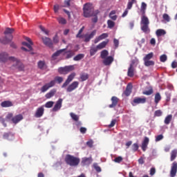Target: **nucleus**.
I'll return each mask as SVG.
<instances>
[{
	"label": "nucleus",
	"instance_id": "f257e3e1",
	"mask_svg": "<svg viewBox=\"0 0 177 177\" xmlns=\"http://www.w3.org/2000/svg\"><path fill=\"white\" fill-rule=\"evenodd\" d=\"M8 62V63H12L13 64V66L15 67V68H17L20 71L24 68V65L20 62V60L13 57H9L8 55V53H2L0 54V63H6Z\"/></svg>",
	"mask_w": 177,
	"mask_h": 177
},
{
	"label": "nucleus",
	"instance_id": "f03ea898",
	"mask_svg": "<svg viewBox=\"0 0 177 177\" xmlns=\"http://www.w3.org/2000/svg\"><path fill=\"white\" fill-rule=\"evenodd\" d=\"M84 17H93L92 19L93 23H97V15L99 14V10H95L93 9V6L91 3H86L84 6Z\"/></svg>",
	"mask_w": 177,
	"mask_h": 177
},
{
	"label": "nucleus",
	"instance_id": "7ed1b4c3",
	"mask_svg": "<svg viewBox=\"0 0 177 177\" xmlns=\"http://www.w3.org/2000/svg\"><path fill=\"white\" fill-rule=\"evenodd\" d=\"M78 49H80V47L78 46H76L74 50L68 51L66 53H65L66 49L59 50L53 55L52 59L53 60H56V59H57V57L60 56V55H64L66 59H70L71 57H73V56H74V52H77Z\"/></svg>",
	"mask_w": 177,
	"mask_h": 177
},
{
	"label": "nucleus",
	"instance_id": "20e7f679",
	"mask_svg": "<svg viewBox=\"0 0 177 177\" xmlns=\"http://www.w3.org/2000/svg\"><path fill=\"white\" fill-rule=\"evenodd\" d=\"M149 24L150 21H149V18L145 15H142L141 17L140 28L145 34L150 33V28H149Z\"/></svg>",
	"mask_w": 177,
	"mask_h": 177
},
{
	"label": "nucleus",
	"instance_id": "39448f33",
	"mask_svg": "<svg viewBox=\"0 0 177 177\" xmlns=\"http://www.w3.org/2000/svg\"><path fill=\"white\" fill-rule=\"evenodd\" d=\"M65 161L68 165L71 167H77L80 164V158L71 155H67L65 158Z\"/></svg>",
	"mask_w": 177,
	"mask_h": 177
},
{
	"label": "nucleus",
	"instance_id": "423d86ee",
	"mask_svg": "<svg viewBox=\"0 0 177 177\" xmlns=\"http://www.w3.org/2000/svg\"><path fill=\"white\" fill-rule=\"evenodd\" d=\"M13 28H7L4 32L6 37L4 39H0L1 44H9L10 40L12 39V32H13Z\"/></svg>",
	"mask_w": 177,
	"mask_h": 177
},
{
	"label": "nucleus",
	"instance_id": "0eeeda50",
	"mask_svg": "<svg viewBox=\"0 0 177 177\" xmlns=\"http://www.w3.org/2000/svg\"><path fill=\"white\" fill-rule=\"evenodd\" d=\"M25 39L28 43L24 41L22 42V45H24V46H27L28 50L25 47H21V49L25 52H31V50H32V41H31V39H30V37H26Z\"/></svg>",
	"mask_w": 177,
	"mask_h": 177
},
{
	"label": "nucleus",
	"instance_id": "6e6552de",
	"mask_svg": "<svg viewBox=\"0 0 177 177\" xmlns=\"http://www.w3.org/2000/svg\"><path fill=\"white\" fill-rule=\"evenodd\" d=\"M74 65L66 66L65 67H61L58 69L59 74H68V73L74 71Z\"/></svg>",
	"mask_w": 177,
	"mask_h": 177
},
{
	"label": "nucleus",
	"instance_id": "1a4fd4ad",
	"mask_svg": "<svg viewBox=\"0 0 177 177\" xmlns=\"http://www.w3.org/2000/svg\"><path fill=\"white\" fill-rule=\"evenodd\" d=\"M55 86V80H51L49 83H46L44 84L40 89L41 92L43 93L46 92L48 89H50V88H53Z\"/></svg>",
	"mask_w": 177,
	"mask_h": 177
},
{
	"label": "nucleus",
	"instance_id": "9d476101",
	"mask_svg": "<svg viewBox=\"0 0 177 177\" xmlns=\"http://www.w3.org/2000/svg\"><path fill=\"white\" fill-rule=\"evenodd\" d=\"M44 113H45V109L44 108V106H41L37 109L36 112L35 113V117L36 118H41V117L44 115Z\"/></svg>",
	"mask_w": 177,
	"mask_h": 177
},
{
	"label": "nucleus",
	"instance_id": "9b49d317",
	"mask_svg": "<svg viewBox=\"0 0 177 177\" xmlns=\"http://www.w3.org/2000/svg\"><path fill=\"white\" fill-rule=\"evenodd\" d=\"M177 174V162H174L171 164V170H170V177H175L176 176Z\"/></svg>",
	"mask_w": 177,
	"mask_h": 177
},
{
	"label": "nucleus",
	"instance_id": "f8f14e48",
	"mask_svg": "<svg viewBox=\"0 0 177 177\" xmlns=\"http://www.w3.org/2000/svg\"><path fill=\"white\" fill-rule=\"evenodd\" d=\"M79 85L80 83L78 82H73L67 87L66 92H73V91H75Z\"/></svg>",
	"mask_w": 177,
	"mask_h": 177
},
{
	"label": "nucleus",
	"instance_id": "ddd939ff",
	"mask_svg": "<svg viewBox=\"0 0 177 177\" xmlns=\"http://www.w3.org/2000/svg\"><path fill=\"white\" fill-rule=\"evenodd\" d=\"M74 77H75V73H72L71 75H69L66 82L62 86V88H66V86H67V85H68V84H70L71 81L74 80Z\"/></svg>",
	"mask_w": 177,
	"mask_h": 177
},
{
	"label": "nucleus",
	"instance_id": "4468645a",
	"mask_svg": "<svg viewBox=\"0 0 177 177\" xmlns=\"http://www.w3.org/2000/svg\"><path fill=\"white\" fill-rule=\"evenodd\" d=\"M63 103V99L59 98L53 108V111H59L62 109V104Z\"/></svg>",
	"mask_w": 177,
	"mask_h": 177
},
{
	"label": "nucleus",
	"instance_id": "2eb2a0df",
	"mask_svg": "<svg viewBox=\"0 0 177 177\" xmlns=\"http://www.w3.org/2000/svg\"><path fill=\"white\" fill-rule=\"evenodd\" d=\"M96 35V30H93L90 34H86L84 35V41L85 42H89L93 37Z\"/></svg>",
	"mask_w": 177,
	"mask_h": 177
},
{
	"label": "nucleus",
	"instance_id": "dca6fc26",
	"mask_svg": "<svg viewBox=\"0 0 177 177\" xmlns=\"http://www.w3.org/2000/svg\"><path fill=\"white\" fill-rule=\"evenodd\" d=\"M146 103V97H136L133 100V106H135V104H140Z\"/></svg>",
	"mask_w": 177,
	"mask_h": 177
},
{
	"label": "nucleus",
	"instance_id": "f3484780",
	"mask_svg": "<svg viewBox=\"0 0 177 177\" xmlns=\"http://www.w3.org/2000/svg\"><path fill=\"white\" fill-rule=\"evenodd\" d=\"M107 37H109V34L102 33L101 35L95 37L94 39V44H97V42H100V41H102V39H105V38H107Z\"/></svg>",
	"mask_w": 177,
	"mask_h": 177
},
{
	"label": "nucleus",
	"instance_id": "a211bd4d",
	"mask_svg": "<svg viewBox=\"0 0 177 177\" xmlns=\"http://www.w3.org/2000/svg\"><path fill=\"white\" fill-rule=\"evenodd\" d=\"M111 102H112V104H110L109 106V107L110 109H113V107H115V106H117V104H118V102L120 101V99H118V97H115V96H113L111 97Z\"/></svg>",
	"mask_w": 177,
	"mask_h": 177
},
{
	"label": "nucleus",
	"instance_id": "6ab92c4d",
	"mask_svg": "<svg viewBox=\"0 0 177 177\" xmlns=\"http://www.w3.org/2000/svg\"><path fill=\"white\" fill-rule=\"evenodd\" d=\"M149 139L147 137H145L144 140L142 141V150H143V151H146L147 149V146L149 145Z\"/></svg>",
	"mask_w": 177,
	"mask_h": 177
},
{
	"label": "nucleus",
	"instance_id": "aec40b11",
	"mask_svg": "<svg viewBox=\"0 0 177 177\" xmlns=\"http://www.w3.org/2000/svg\"><path fill=\"white\" fill-rule=\"evenodd\" d=\"M104 59L103 61V63L105 66H110V64H111L113 62H114V58H113V57L111 56L107 57Z\"/></svg>",
	"mask_w": 177,
	"mask_h": 177
},
{
	"label": "nucleus",
	"instance_id": "412c9836",
	"mask_svg": "<svg viewBox=\"0 0 177 177\" xmlns=\"http://www.w3.org/2000/svg\"><path fill=\"white\" fill-rule=\"evenodd\" d=\"M42 41L44 45H46V46H48V48H52L53 44H52V40H50V39L48 37H43Z\"/></svg>",
	"mask_w": 177,
	"mask_h": 177
},
{
	"label": "nucleus",
	"instance_id": "4be33fe9",
	"mask_svg": "<svg viewBox=\"0 0 177 177\" xmlns=\"http://www.w3.org/2000/svg\"><path fill=\"white\" fill-rule=\"evenodd\" d=\"M107 44H109V39H106V41H104L99 44L96 47L98 50H100L101 49H103L104 48H106Z\"/></svg>",
	"mask_w": 177,
	"mask_h": 177
},
{
	"label": "nucleus",
	"instance_id": "5701e85b",
	"mask_svg": "<svg viewBox=\"0 0 177 177\" xmlns=\"http://www.w3.org/2000/svg\"><path fill=\"white\" fill-rule=\"evenodd\" d=\"M132 92V84L129 83L127 88H126V90L124 91V95L126 96H129V95H131V93Z\"/></svg>",
	"mask_w": 177,
	"mask_h": 177
},
{
	"label": "nucleus",
	"instance_id": "b1692460",
	"mask_svg": "<svg viewBox=\"0 0 177 177\" xmlns=\"http://www.w3.org/2000/svg\"><path fill=\"white\" fill-rule=\"evenodd\" d=\"M23 120V115H17L12 118V121L14 124H17V122H20Z\"/></svg>",
	"mask_w": 177,
	"mask_h": 177
},
{
	"label": "nucleus",
	"instance_id": "393cba45",
	"mask_svg": "<svg viewBox=\"0 0 177 177\" xmlns=\"http://www.w3.org/2000/svg\"><path fill=\"white\" fill-rule=\"evenodd\" d=\"M135 74V68H133V65L131 64L127 72V75L129 77H133Z\"/></svg>",
	"mask_w": 177,
	"mask_h": 177
},
{
	"label": "nucleus",
	"instance_id": "a878e982",
	"mask_svg": "<svg viewBox=\"0 0 177 177\" xmlns=\"http://www.w3.org/2000/svg\"><path fill=\"white\" fill-rule=\"evenodd\" d=\"M92 162V158H83L82 164L83 165H89Z\"/></svg>",
	"mask_w": 177,
	"mask_h": 177
},
{
	"label": "nucleus",
	"instance_id": "bb28decb",
	"mask_svg": "<svg viewBox=\"0 0 177 177\" xmlns=\"http://www.w3.org/2000/svg\"><path fill=\"white\" fill-rule=\"evenodd\" d=\"M56 93V89L53 88L50 92L46 94L45 97L46 99H50V97H53L55 96V94Z\"/></svg>",
	"mask_w": 177,
	"mask_h": 177
},
{
	"label": "nucleus",
	"instance_id": "cd10ccee",
	"mask_svg": "<svg viewBox=\"0 0 177 177\" xmlns=\"http://www.w3.org/2000/svg\"><path fill=\"white\" fill-rule=\"evenodd\" d=\"M156 37H162V35H165L167 32L164 29H158L156 31Z\"/></svg>",
	"mask_w": 177,
	"mask_h": 177
},
{
	"label": "nucleus",
	"instance_id": "c85d7f7f",
	"mask_svg": "<svg viewBox=\"0 0 177 177\" xmlns=\"http://www.w3.org/2000/svg\"><path fill=\"white\" fill-rule=\"evenodd\" d=\"M1 107H12L13 104L10 101H4L1 104Z\"/></svg>",
	"mask_w": 177,
	"mask_h": 177
},
{
	"label": "nucleus",
	"instance_id": "c756f323",
	"mask_svg": "<svg viewBox=\"0 0 177 177\" xmlns=\"http://www.w3.org/2000/svg\"><path fill=\"white\" fill-rule=\"evenodd\" d=\"M176 156H177V149L172 150L171 152V158H170L171 161H174V160L176 158Z\"/></svg>",
	"mask_w": 177,
	"mask_h": 177
},
{
	"label": "nucleus",
	"instance_id": "7c9ffc66",
	"mask_svg": "<svg viewBox=\"0 0 177 177\" xmlns=\"http://www.w3.org/2000/svg\"><path fill=\"white\" fill-rule=\"evenodd\" d=\"M160 100H161V95L160 94V93H157L155 95V100H154L156 104H158Z\"/></svg>",
	"mask_w": 177,
	"mask_h": 177
},
{
	"label": "nucleus",
	"instance_id": "2f4dec72",
	"mask_svg": "<svg viewBox=\"0 0 177 177\" xmlns=\"http://www.w3.org/2000/svg\"><path fill=\"white\" fill-rule=\"evenodd\" d=\"M57 20L59 24H67V20L62 17H57Z\"/></svg>",
	"mask_w": 177,
	"mask_h": 177
},
{
	"label": "nucleus",
	"instance_id": "473e14b6",
	"mask_svg": "<svg viewBox=\"0 0 177 177\" xmlns=\"http://www.w3.org/2000/svg\"><path fill=\"white\" fill-rule=\"evenodd\" d=\"M38 67L41 70H44V68H46V64H45V62L44 61H39L38 62Z\"/></svg>",
	"mask_w": 177,
	"mask_h": 177
},
{
	"label": "nucleus",
	"instance_id": "72a5a7b5",
	"mask_svg": "<svg viewBox=\"0 0 177 177\" xmlns=\"http://www.w3.org/2000/svg\"><path fill=\"white\" fill-rule=\"evenodd\" d=\"M4 139H8V140H13L15 139V136L13 134L5 133L3 135Z\"/></svg>",
	"mask_w": 177,
	"mask_h": 177
},
{
	"label": "nucleus",
	"instance_id": "f704fd0d",
	"mask_svg": "<svg viewBox=\"0 0 177 177\" xmlns=\"http://www.w3.org/2000/svg\"><path fill=\"white\" fill-rule=\"evenodd\" d=\"M109 17L111 20H117V15H115V10H113L109 14Z\"/></svg>",
	"mask_w": 177,
	"mask_h": 177
},
{
	"label": "nucleus",
	"instance_id": "c9c22d12",
	"mask_svg": "<svg viewBox=\"0 0 177 177\" xmlns=\"http://www.w3.org/2000/svg\"><path fill=\"white\" fill-rule=\"evenodd\" d=\"M172 120V115H167L165 119V124L169 125V122Z\"/></svg>",
	"mask_w": 177,
	"mask_h": 177
},
{
	"label": "nucleus",
	"instance_id": "e433bc0d",
	"mask_svg": "<svg viewBox=\"0 0 177 177\" xmlns=\"http://www.w3.org/2000/svg\"><path fill=\"white\" fill-rule=\"evenodd\" d=\"M153 56H154V54L153 53H150L145 55V57L143 58L144 61L150 60L151 59H153Z\"/></svg>",
	"mask_w": 177,
	"mask_h": 177
},
{
	"label": "nucleus",
	"instance_id": "4c0bfd02",
	"mask_svg": "<svg viewBox=\"0 0 177 177\" xmlns=\"http://www.w3.org/2000/svg\"><path fill=\"white\" fill-rule=\"evenodd\" d=\"M109 56V51L106 50H104L101 52V57L102 59H106Z\"/></svg>",
	"mask_w": 177,
	"mask_h": 177
},
{
	"label": "nucleus",
	"instance_id": "58836bf2",
	"mask_svg": "<svg viewBox=\"0 0 177 177\" xmlns=\"http://www.w3.org/2000/svg\"><path fill=\"white\" fill-rule=\"evenodd\" d=\"M144 63L146 67H149L150 66H154V62L151 60L144 61Z\"/></svg>",
	"mask_w": 177,
	"mask_h": 177
},
{
	"label": "nucleus",
	"instance_id": "ea45409f",
	"mask_svg": "<svg viewBox=\"0 0 177 177\" xmlns=\"http://www.w3.org/2000/svg\"><path fill=\"white\" fill-rule=\"evenodd\" d=\"M89 78V75L87 73H82L80 75V79L82 81H86Z\"/></svg>",
	"mask_w": 177,
	"mask_h": 177
},
{
	"label": "nucleus",
	"instance_id": "a19ab883",
	"mask_svg": "<svg viewBox=\"0 0 177 177\" xmlns=\"http://www.w3.org/2000/svg\"><path fill=\"white\" fill-rule=\"evenodd\" d=\"M107 25H108V28H113L114 26H115V22L109 19L107 21Z\"/></svg>",
	"mask_w": 177,
	"mask_h": 177
},
{
	"label": "nucleus",
	"instance_id": "79ce46f5",
	"mask_svg": "<svg viewBox=\"0 0 177 177\" xmlns=\"http://www.w3.org/2000/svg\"><path fill=\"white\" fill-rule=\"evenodd\" d=\"M53 104H55V102H53V101H49V102H47L46 104H45V107L46 109H50L51 107H53Z\"/></svg>",
	"mask_w": 177,
	"mask_h": 177
},
{
	"label": "nucleus",
	"instance_id": "37998d69",
	"mask_svg": "<svg viewBox=\"0 0 177 177\" xmlns=\"http://www.w3.org/2000/svg\"><path fill=\"white\" fill-rule=\"evenodd\" d=\"M54 81L55 85L56 84V82H57L58 84H62V82H63V77L57 76L55 77Z\"/></svg>",
	"mask_w": 177,
	"mask_h": 177
},
{
	"label": "nucleus",
	"instance_id": "c03bdc74",
	"mask_svg": "<svg viewBox=\"0 0 177 177\" xmlns=\"http://www.w3.org/2000/svg\"><path fill=\"white\" fill-rule=\"evenodd\" d=\"M84 54H79L73 58V60H75V62H78V60H81V59H84Z\"/></svg>",
	"mask_w": 177,
	"mask_h": 177
},
{
	"label": "nucleus",
	"instance_id": "a18cd8bd",
	"mask_svg": "<svg viewBox=\"0 0 177 177\" xmlns=\"http://www.w3.org/2000/svg\"><path fill=\"white\" fill-rule=\"evenodd\" d=\"M147 8V4H146V3L142 2V5H141V12L142 13H143V15H145V10H146Z\"/></svg>",
	"mask_w": 177,
	"mask_h": 177
},
{
	"label": "nucleus",
	"instance_id": "49530a36",
	"mask_svg": "<svg viewBox=\"0 0 177 177\" xmlns=\"http://www.w3.org/2000/svg\"><path fill=\"white\" fill-rule=\"evenodd\" d=\"M84 28H85V26H82V28H80V30L78 32V34L76 35L77 38H82V32L84 31Z\"/></svg>",
	"mask_w": 177,
	"mask_h": 177
},
{
	"label": "nucleus",
	"instance_id": "de8ad7c7",
	"mask_svg": "<svg viewBox=\"0 0 177 177\" xmlns=\"http://www.w3.org/2000/svg\"><path fill=\"white\" fill-rule=\"evenodd\" d=\"M162 17L165 20V21H167V23H169V21H171V17H169V15H168V14H164Z\"/></svg>",
	"mask_w": 177,
	"mask_h": 177
},
{
	"label": "nucleus",
	"instance_id": "09e8293b",
	"mask_svg": "<svg viewBox=\"0 0 177 177\" xmlns=\"http://www.w3.org/2000/svg\"><path fill=\"white\" fill-rule=\"evenodd\" d=\"M98 48L97 47L96 48H92L91 50H90V55L91 56H93V55H95V53H96L97 52Z\"/></svg>",
	"mask_w": 177,
	"mask_h": 177
},
{
	"label": "nucleus",
	"instance_id": "8fccbe9b",
	"mask_svg": "<svg viewBox=\"0 0 177 177\" xmlns=\"http://www.w3.org/2000/svg\"><path fill=\"white\" fill-rule=\"evenodd\" d=\"M143 95H147V96L151 95L153 93V88H150L149 91H145L142 92Z\"/></svg>",
	"mask_w": 177,
	"mask_h": 177
},
{
	"label": "nucleus",
	"instance_id": "3c124183",
	"mask_svg": "<svg viewBox=\"0 0 177 177\" xmlns=\"http://www.w3.org/2000/svg\"><path fill=\"white\" fill-rule=\"evenodd\" d=\"M138 149H139V145H138V143H134L132 145L133 151H138Z\"/></svg>",
	"mask_w": 177,
	"mask_h": 177
},
{
	"label": "nucleus",
	"instance_id": "603ef678",
	"mask_svg": "<svg viewBox=\"0 0 177 177\" xmlns=\"http://www.w3.org/2000/svg\"><path fill=\"white\" fill-rule=\"evenodd\" d=\"M167 57L166 55H162L160 57V60L162 62V63H165V62H167Z\"/></svg>",
	"mask_w": 177,
	"mask_h": 177
},
{
	"label": "nucleus",
	"instance_id": "864d4df0",
	"mask_svg": "<svg viewBox=\"0 0 177 177\" xmlns=\"http://www.w3.org/2000/svg\"><path fill=\"white\" fill-rule=\"evenodd\" d=\"M71 117L74 120V121H78L79 117L78 115H75V113H71Z\"/></svg>",
	"mask_w": 177,
	"mask_h": 177
},
{
	"label": "nucleus",
	"instance_id": "5fc2aeb1",
	"mask_svg": "<svg viewBox=\"0 0 177 177\" xmlns=\"http://www.w3.org/2000/svg\"><path fill=\"white\" fill-rule=\"evenodd\" d=\"M164 139V136L162 134L158 135L156 137V142H160V140H162Z\"/></svg>",
	"mask_w": 177,
	"mask_h": 177
},
{
	"label": "nucleus",
	"instance_id": "6e6d98bb",
	"mask_svg": "<svg viewBox=\"0 0 177 177\" xmlns=\"http://www.w3.org/2000/svg\"><path fill=\"white\" fill-rule=\"evenodd\" d=\"M162 115V111L161 110H157L155 111L156 117H161Z\"/></svg>",
	"mask_w": 177,
	"mask_h": 177
},
{
	"label": "nucleus",
	"instance_id": "4d7b16f0",
	"mask_svg": "<svg viewBox=\"0 0 177 177\" xmlns=\"http://www.w3.org/2000/svg\"><path fill=\"white\" fill-rule=\"evenodd\" d=\"M133 3H133V1H129L128 3H127V9L128 10L132 9V6H133Z\"/></svg>",
	"mask_w": 177,
	"mask_h": 177
},
{
	"label": "nucleus",
	"instance_id": "13d9d810",
	"mask_svg": "<svg viewBox=\"0 0 177 177\" xmlns=\"http://www.w3.org/2000/svg\"><path fill=\"white\" fill-rule=\"evenodd\" d=\"M40 30H41V31L43 32H44V34H46V35H48L49 34V30L45 29V28H44L43 26H40Z\"/></svg>",
	"mask_w": 177,
	"mask_h": 177
},
{
	"label": "nucleus",
	"instance_id": "bf43d9fd",
	"mask_svg": "<svg viewBox=\"0 0 177 177\" xmlns=\"http://www.w3.org/2000/svg\"><path fill=\"white\" fill-rule=\"evenodd\" d=\"M121 161H122V157H121V156H118L114 159L115 162L120 163V162H121Z\"/></svg>",
	"mask_w": 177,
	"mask_h": 177
},
{
	"label": "nucleus",
	"instance_id": "052dcab7",
	"mask_svg": "<svg viewBox=\"0 0 177 177\" xmlns=\"http://www.w3.org/2000/svg\"><path fill=\"white\" fill-rule=\"evenodd\" d=\"M59 9H60V6L59 5L54 6V12L55 13H57L59 12Z\"/></svg>",
	"mask_w": 177,
	"mask_h": 177
},
{
	"label": "nucleus",
	"instance_id": "680f3d73",
	"mask_svg": "<svg viewBox=\"0 0 177 177\" xmlns=\"http://www.w3.org/2000/svg\"><path fill=\"white\" fill-rule=\"evenodd\" d=\"M113 44H114L115 48H118V45L120 44V41H118V39H113Z\"/></svg>",
	"mask_w": 177,
	"mask_h": 177
},
{
	"label": "nucleus",
	"instance_id": "e2e57ef3",
	"mask_svg": "<svg viewBox=\"0 0 177 177\" xmlns=\"http://www.w3.org/2000/svg\"><path fill=\"white\" fill-rule=\"evenodd\" d=\"M70 1L71 0H67L64 1V5L63 6L64 8H68V6H70Z\"/></svg>",
	"mask_w": 177,
	"mask_h": 177
},
{
	"label": "nucleus",
	"instance_id": "0e129e2a",
	"mask_svg": "<svg viewBox=\"0 0 177 177\" xmlns=\"http://www.w3.org/2000/svg\"><path fill=\"white\" fill-rule=\"evenodd\" d=\"M117 122V120H113L111 122V124L109 125V128H113L114 125H115V123Z\"/></svg>",
	"mask_w": 177,
	"mask_h": 177
},
{
	"label": "nucleus",
	"instance_id": "69168bd1",
	"mask_svg": "<svg viewBox=\"0 0 177 177\" xmlns=\"http://www.w3.org/2000/svg\"><path fill=\"white\" fill-rule=\"evenodd\" d=\"M94 168L97 171V172H102V169L100 168V167L94 165Z\"/></svg>",
	"mask_w": 177,
	"mask_h": 177
},
{
	"label": "nucleus",
	"instance_id": "338daca9",
	"mask_svg": "<svg viewBox=\"0 0 177 177\" xmlns=\"http://www.w3.org/2000/svg\"><path fill=\"white\" fill-rule=\"evenodd\" d=\"M154 174H156V168L152 167V168L150 169V175H151V176H153V175H154Z\"/></svg>",
	"mask_w": 177,
	"mask_h": 177
},
{
	"label": "nucleus",
	"instance_id": "774afa93",
	"mask_svg": "<svg viewBox=\"0 0 177 177\" xmlns=\"http://www.w3.org/2000/svg\"><path fill=\"white\" fill-rule=\"evenodd\" d=\"M171 67L172 68H176L177 67V62L174 61L172 63H171Z\"/></svg>",
	"mask_w": 177,
	"mask_h": 177
}]
</instances>
